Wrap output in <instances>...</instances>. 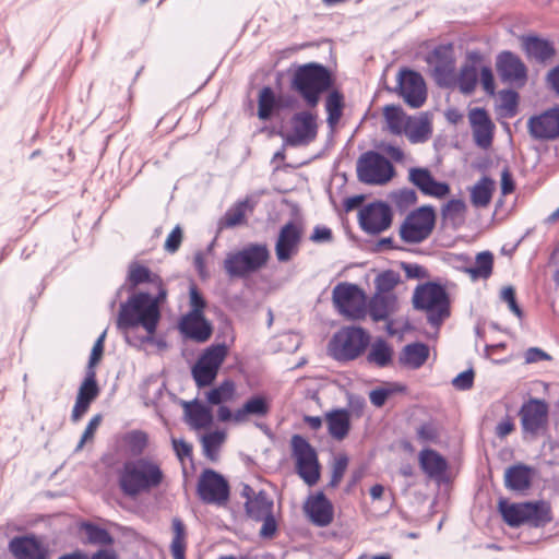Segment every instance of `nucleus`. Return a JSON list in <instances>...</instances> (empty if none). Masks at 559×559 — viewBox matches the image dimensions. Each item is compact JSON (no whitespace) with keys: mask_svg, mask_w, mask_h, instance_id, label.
Segmentation results:
<instances>
[{"mask_svg":"<svg viewBox=\"0 0 559 559\" xmlns=\"http://www.w3.org/2000/svg\"><path fill=\"white\" fill-rule=\"evenodd\" d=\"M167 290L160 289L155 296L146 292H139L120 305L117 328L124 333L128 343H131L129 331L141 326L146 336L141 342H151L160 320L159 306L166 299Z\"/></svg>","mask_w":559,"mask_h":559,"instance_id":"obj_1","label":"nucleus"},{"mask_svg":"<svg viewBox=\"0 0 559 559\" xmlns=\"http://www.w3.org/2000/svg\"><path fill=\"white\" fill-rule=\"evenodd\" d=\"M163 478L160 467L147 459L127 461L118 472L119 487L124 496L131 498L158 487Z\"/></svg>","mask_w":559,"mask_h":559,"instance_id":"obj_2","label":"nucleus"},{"mask_svg":"<svg viewBox=\"0 0 559 559\" xmlns=\"http://www.w3.org/2000/svg\"><path fill=\"white\" fill-rule=\"evenodd\" d=\"M332 85L330 71L322 64L310 62L298 66L292 79V87L299 93L306 104L314 108L320 95Z\"/></svg>","mask_w":559,"mask_h":559,"instance_id":"obj_3","label":"nucleus"},{"mask_svg":"<svg viewBox=\"0 0 559 559\" xmlns=\"http://www.w3.org/2000/svg\"><path fill=\"white\" fill-rule=\"evenodd\" d=\"M270 259L264 243H249L241 250L227 253L224 270L229 277L243 278L262 269Z\"/></svg>","mask_w":559,"mask_h":559,"instance_id":"obj_4","label":"nucleus"},{"mask_svg":"<svg viewBox=\"0 0 559 559\" xmlns=\"http://www.w3.org/2000/svg\"><path fill=\"white\" fill-rule=\"evenodd\" d=\"M413 305L415 309L426 311L428 322L436 326L450 314L448 294L437 283L419 285L413 294Z\"/></svg>","mask_w":559,"mask_h":559,"instance_id":"obj_5","label":"nucleus"},{"mask_svg":"<svg viewBox=\"0 0 559 559\" xmlns=\"http://www.w3.org/2000/svg\"><path fill=\"white\" fill-rule=\"evenodd\" d=\"M370 341L364 329L346 326L337 331L329 343L330 355L338 361H347L362 354Z\"/></svg>","mask_w":559,"mask_h":559,"instance_id":"obj_6","label":"nucleus"},{"mask_svg":"<svg viewBox=\"0 0 559 559\" xmlns=\"http://www.w3.org/2000/svg\"><path fill=\"white\" fill-rule=\"evenodd\" d=\"M357 177L360 182L373 186L386 185L395 175L391 162L374 151H368L357 160Z\"/></svg>","mask_w":559,"mask_h":559,"instance_id":"obj_7","label":"nucleus"},{"mask_svg":"<svg viewBox=\"0 0 559 559\" xmlns=\"http://www.w3.org/2000/svg\"><path fill=\"white\" fill-rule=\"evenodd\" d=\"M227 355L228 347L225 344L212 345L200 355L191 369L192 378L199 389L214 382Z\"/></svg>","mask_w":559,"mask_h":559,"instance_id":"obj_8","label":"nucleus"},{"mask_svg":"<svg viewBox=\"0 0 559 559\" xmlns=\"http://www.w3.org/2000/svg\"><path fill=\"white\" fill-rule=\"evenodd\" d=\"M436 223L432 206L424 205L411 212L400 227L401 239L406 243H420L429 238Z\"/></svg>","mask_w":559,"mask_h":559,"instance_id":"obj_9","label":"nucleus"},{"mask_svg":"<svg viewBox=\"0 0 559 559\" xmlns=\"http://www.w3.org/2000/svg\"><path fill=\"white\" fill-rule=\"evenodd\" d=\"M290 445L297 474L308 486L316 485L320 478V464L314 448L299 435L292 437Z\"/></svg>","mask_w":559,"mask_h":559,"instance_id":"obj_10","label":"nucleus"},{"mask_svg":"<svg viewBox=\"0 0 559 559\" xmlns=\"http://www.w3.org/2000/svg\"><path fill=\"white\" fill-rule=\"evenodd\" d=\"M332 301L337 311L349 319H361L366 314V295L355 284L338 283L333 288Z\"/></svg>","mask_w":559,"mask_h":559,"instance_id":"obj_11","label":"nucleus"},{"mask_svg":"<svg viewBox=\"0 0 559 559\" xmlns=\"http://www.w3.org/2000/svg\"><path fill=\"white\" fill-rule=\"evenodd\" d=\"M549 406L544 400L530 399L520 408L519 417L524 438L536 439L548 426Z\"/></svg>","mask_w":559,"mask_h":559,"instance_id":"obj_12","label":"nucleus"},{"mask_svg":"<svg viewBox=\"0 0 559 559\" xmlns=\"http://www.w3.org/2000/svg\"><path fill=\"white\" fill-rule=\"evenodd\" d=\"M198 495L209 504L222 506L229 498V485L227 480L213 469H205L199 477Z\"/></svg>","mask_w":559,"mask_h":559,"instance_id":"obj_13","label":"nucleus"},{"mask_svg":"<svg viewBox=\"0 0 559 559\" xmlns=\"http://www.w3.org/2000/svg\"><path fill=\"white\" fill-rule=\"evenodd\" d=\"M432 67L438 85L450 86L455 81V59L451 45H441L433 49L427 58Z\"/></svg>","mask_w":559,"mask_h":559,"instance_id":"obj_14","label":"nucleus"},{"mask_svg":"<svg viewBox=\"0 0 559 559\" xmlns=\"http://www.w3.org/2000/svg\"><path fill=\"white\" fill-rule=\"evenodd\" d=\"M316 118L310 111L296 112L290 119L292 131L285 142L290 146L308 145L313 142L318 134Z\"/></svg>","mask_w":559,"mask_h":559,"instance_id":"obj_15","label":"nucleus"},{"mask_svg":"<svg viewBox=\"0 0 559 559\" xmlns=\"http://www.w3.org/2000/svg\"><path fill=\"white\" fill-rule=\"evenodd\" d=\"M392 223V212L388 204L376 202L366 205L359 212V224L362 230L377 235L388 229Z\"/></svg>","mask_w":559,"mask_h":559,"instance_id":"obj_16","label":"nucleus"},{"mask_svg":"<svg viewBox=\"0 0 559 559\" xmlns=\"http://www.w3.org/2000/svg\"><path fill=\"white\" fill-rule=\"evenodd\" d=\"M399 93L412 108H419L426 100L423 76L412 70H402L397 76Z\"/></svg>","mask_w":559,"mask_h":559,"instance_id":"obj_17","label":"nucleus"},{"mask_svg":"<svg viewBox=\"0 0 559 559\" xmlns=\"http://www.w3.org/2000/svg\"><path fill=\"white\" fill-rule=\"evenodd\" d=\"M301 237V227L293 222L285 224L280 229L275 243V254L278 262H288L298 253Z\"/></svg>","mask_w":559,"mask_h":559,"instance_id":"obj_18","label":"nucleus"},{"mask_svg":"<svg viewBox=\"0 0 559 559\" xmlns=\"http://www.w3.org/2000/svg\"><path fill=\"white\" fill-rule=\"evenodd\" d=\"M530 134L537 140L559 138V106L552 107L538 116L528 119Z\"/></svg>","mask_w":559,"mask_h":559,"instance_id":"obj_19","label":"nucleus"},{"mask_svg":"<svg viewBox=\"0 0 559 559\" xmlns=\"http://www.w3.org/2000/svg\"><path fill=\"white\" fill-rule=\"evenodd\" d=\"M408 181L428 197L442 199L450 193V186L437 181L428 168L413 167L408 170Z\"/></svg>","mask_w":559,"mask_h":559,"instance_id":"obj_20","label":"nucleus"},{"mask_svg":"<svg viewBox=\"0 0 559 559\" xmlns=\"http://www.w3.org/2000/svg\"><path fill=\"white\" fill-rule=\"evenodd\" d=\"M468 120L472 128L475 144L487 150L492 144L495 124L484 108H473L468 112Z\"/></svg>","mask_w":559,"mask_h":559,"instance_id":"obj_21","label":"nucleus"},{"mask_svg":"<svg viewBox=\"0 0 559 559\" xmlns=\"http://www.w3.org/2000/svg\"><path fill=\"white\" fill-rule=\"evenodd\" d=\"M304 509L311 523L319 527H325L333 522L334 508L323 492L309 496Z\"/></svg>","mask_w":559,"mask_h":559,"instance_id":"obj_22","label":"nucleus"},{"mask_svg":"<svg viewBox=\"0 0 559 559\" xmlns=\"http://www.w3.org/2000/svg\"><path fill=\"white\" fill-rule=\"evenodd\" d=\"M181 334L192 341L204 343L213 332L211 323L204 316L185 314L179 322Z\"/></svg>","mask_w":559,"mask_h":559,"instance_id":"obj_23","label":"nucleus"},{"mask_svg":"<svg viewBox=\"0 0 559 559\" xmlns=\"http://www.w3.org/2000/svg\"><path fill=\"white\" fill-rule=\"evenodd\" d=\"M497 70L506 82L525 81L527 70L522 60L510 51L501 52L497 58Z\"/></svg>","mask_w":559,"mask_h":559,"instance_id":"obj_24","label":"nucleus"},{"mask_svg":"<svg viewBox=\"0 0 559 559\" xmlns=\"http://www.w3.org/2000/svg\"><path fill=\"white\" fill-rule=\"evenodd\" d=\"M9 550L15 559H44L45 554L35 537L17 536L10 540Z\"/></svg>","mask_w":559,"mask_h":559,"instance_id":"obj_25","label":"nucleus"},{"mask_svg":"<svg viewBox=\"0 0 559 559\" xmlns=\"http://www.w3.org/2000/svg\"><path fill=\"white\" fill-rule=\"evenodd\" d=\"M535 471L525 464H515L506 469L504 485L513 491H524L531 487Z\"/></svg>","mask_w":559,"mask_h":559,"instance_id":"obj_26","label":"nucleus"},{"mask_svg":"<svg viewBox=\"0 0 559 559\" xmlns=\"http://www.w3.org/2000/svg\"><path fill=\"white\" fill-rule=\"evenodd\" d=\"M522 41L527 56L538 62L544 63L556 53L554 45L547 39L537 36H526L523 37Z\"/></svg>","mask_w":559,"mask_h":559,"instance_id":"obj_27","label":"nucleus"},{"mask_svg":"<svg viewBox=\"0 0 559 559\" xmlns=\"http://www.w3.org/2000/svg\"><path fill=\"white\" fill-rule=\"evenodd\" d=\"M396 305L394 294L376 293L369 302V313L373 321H383L396 310Z\"/></svg>","mask_w":559,"mask_h":559,"instance_id":"obj_28","label":"nucleus"},{"mask_svg":"<svg viewBox=\"0 0 559 559\" xmlns=\"http://www.w3.org/2000/svg\"><path fill=\"white\" fill-rule=\"evenodd\" d=\"M328 430L332 438L335 440H343L350 429L349 412L344 408L334 409L325 415Z\"/></svg>","mask_w":559,"mask_h":559,"instance_id":"obj_29","label":"nucleus"},{"mask_svg":"<svg viewBox=\"0 0 559 559\" xmlns=\"http://www.w3.org/2000/svg\"><path fill=\"white\" fill-rule=\"evenodd\" d=\"M185 413L187 423L193 429H205L213 423L211 409L198 401L185 403Z\"/></svg>","mask_w":559,"mask_h":559,"instance_id":"obj_30","label":"nucleus"},{"mask_svg":"<svg viewBox=\"0 0 559 559\" xmlns=\"http://www.w3.org/2000/svg\"><path fill=\"white\" fill-rule=\"evenodd\" d=\"M551 521V509L547 502H525L524 524L532 527H544Z\"/></svg>","mask_w":559,"mask_h":559,"instance_id":"obj_31","label":"nucleus"},{"mask_svg":"<svg viewBox=\"0 0 559 559\" xmlns=\"http://www.w3.org/2000/svg\"><path fill=\"white\" fill-rule=\"evenodd\" d=\"M418 460L423 472L431 478L440 477L448 467L445 459L431 449L421 450Z\"/></svg>","mask_w":559,"mask_h":559,"instance_id":"obj_32","label":"nucleus"},{"mask_svg":"<svg viewBox=\"0 0 559 559\" xmlns=\"http://www.w3.org/2000/svg\"><path fill=\"white\" fill-rule=\"evenodd\" d=\"M128 282L132 288L140 284L148 283L156 288L157 293L160 292V289H165L160 276L151 272L148 267L135 262L129 265Z\"/></svg>","mask_w":559,"mask_h":559,"instance_id":"obj_33","label":"nucleus"},{"mask_svg":"<svg viewBox=\"0 0 559 559\" xmlns=\"http://www.w3.org/2000/svg\"><path fill=\"white\" fill-rule=\"evenodd\" d=\"M273 500L264 491H260L253 498H248L245 503L247 515L254 521H260L273 513Z\"/></svg>","mask_w":559,"mask_h":559,"instance_id":"obj_34","label":"nucleus"},{"mask_svg":"<svg viewBox=\"0 0 559 559\" xmlns=\"http://www.w3.org/2000/svg\"><path fill=\"white\" fill-rule=\"evenodd\" d=\"M270 412L269 403L265 397L257 395L249 399L241 408H238L234 413V421L235 423H243L247 420L248 416H258L264 417Z\"/></svg>","mask_w":559,"mask_h":559,"instance_id":"obj_35","label":"nucleus"},{"mask_svg":"<svg viewBox=\"0 0 559 559\" xmlns=\"http://www.w3.org/2000/svg\"><path fill=\"white\" fill-rule=\"evenodd\" d=\"M429 356V348L423 343L406 345L400 356V361L414 369L421 367Z\"/></svg>","mask_w":559,"mask_h":559,"instance_id":"obj_36","label":"nucleus"},{"mask_svg":"<svg viewBox=\"0 0 559 559\" xmlns=\"http://www.w3.org/2000/svg\"><path fill=\"white\" fill-rule=\"evenodd\" d=\"M495 181L488 177H481L471 188V202L475 207H486L492 198Z\"/></svg>","mask_w":559,"mask_h":559,"instance_id":"obj_37","label":"nucleus"},{"mask_svg":"<svg viewBox=\"0 0 559 559\" xmlns=\"http://www.w3.org/2000/svg\"><path fill=\"white\" fill-rule=\"evenodd\" d=\"M383 116L388 126V129L393 134H402L411 117H407L401 107L394 105H388L383 109Z\"/></svg>","mask_w":559,"mask_h":559,"instance_id":"obj_38","label":"nucleus"},{"mask_svg":"<svg viewBox=\"0 0 559 559\" xmlns=\"http://www.w3.org/2000/svg\"><path fill=\"white\" fill-rule=\"evenodd\" d=\"M493 255L489 251L479 252L476 255L475 266H466L464 271L473 281L488 278L492 273Z\"/></svg>","mask_w":559,"mask_h":559,"instance_id":"obj_39","label":"nucleus"},{"mask_svg":"<svg viewBox=\"0 0 559 559\" xmlns=\"http://www.w3.org/2000/svg\"><path fill=\"white\" fill-rule=\"evenodd\" d=\"M173 540L170 551L174 559H186L187 533L183 522L175 518L173 520Z\"/></svg>","mask_w":559,"mask_h":559,"instance_id":"obj_40","label":"nucleus"},{"mask_svg":"<svg viewBox=\"0 0 559 559\" xmlns=\"http://www.w3.org/2000/svg\"><path fill=\"white\" fill-rule=\"evenodd\" d=\"M344 108V97L338 91L331 92L325 100V110L328 114L326 122L330 129H334L338 123Z\"/></svg>","mask_w":559,"mask_h":559,"instance_id":"obj_41","label":"nucleus"},{"mask_svg":"<svg viewBox=\"0 0 559 559\" xmlns=\"http://www.w3.org/2000/svg\"><path fill=\"white\" fill-rule=\"evenodd\" d=\"M499 511L508 525L512 527L524 525L525 502L509 504L507 501L501 500L499 502Z\"/></svg>","mask_w":559,"mask_h":559,"instance_id":"obj_42","label":"nucleus"},{"mask_svg":"<svg viewBox=\"0 0 559 559\" xmlns=\"http://www.w3.org/2000/svg\"><path fill=\"white\" fill-rule=\"evenodd\" d=\"M235 382L231 380H224L219 385L206 392L205 397L209 404L221 405L222 403L231 401L235 396Z\"/></svg>","mask_w":559,"mask_h":559,"instance_id":"obj_43","label":"nucleus"},{"mask_svg":"<svg viewBox=\"0 0 559 559\" xmlns=\"http://www.w3.org/2000/svg\"><path fill=\"white\" fill-rule=\"evenodd\" d=\"M404 133L412 143H423L428 140L431 128L426 119L411 117Z\"/></svg>","mask_w":559,"mask_h":559,"instance_id":"obj_44","label":"nucleus"},{"mask_svg":"<svg viewBox=\"0 0 559 559\" xmlns=\"http://www.w3.org/2000/svg\"><path fill=\"white\" fill-rule=\"evenodd\" d=\"M392 354V348L388 343L379 338L371 345L367 359L379 367H385L391 362Z\"/></svg>","mask_w":559,"mask_h":559,"instance_id":"obj_45","label":"nucleus"},{"mask_svg":"<svg viewBox=\"0 0 559 559\" xmlns=\"http://www.w3.org/2000/svg\"><path fill=\"white\" fill-rule=\"evenodd\" d=\"M478 80V71L474 63H466L462 67L457 82L460 91L464 94H471L475 91Z\"/></svg>","mask_w":559,"mask_h":559,"instance_id":"obj_46","label":"nucleus"},{"mask_svg":"<svg viewBox=\"0 0 559 559\" xmlns=\"http://www.w3.org/2000/svg\"><path fill=\"white\" fill-rule=\"evenodd\" d=\"M225 438L226 435L223 431H213L204 435L201 440L203 454L212 461L216 460L218 450L224 443Z\"/></svg>","mask_w":559,"mask_h":559,"instance_id":"obj_47","label":"nucleus"},{"mask_svg":"<svg viewBox=\"0 0 559 559\" xmlns=\"http://www.w3.org/2000/svg\"><path fill=\"white\" fill-rule=\"evenodd\" d=\"M99 394V389L96 382L95 370L86 371L85 379L81 383L78 392V399L92 403Z\"/></svg>","mask_w":559,"mask_h":559,"instance_id":"obj_48","label":"nucleus"},{"mask_svg":"<svg viewBox=\"0 0 559 559\" xmlns=\"http://www.w3.org/2000/svg\"><path fill=\"white\" fill-rule=\"evenodd\" d=\"M82 528L84 530L90 544L106 546L114 542L111 535L105 528L95 524L84 523Z\"/></svg>","mask_w":559,"mask_h":559,"instance_id":"obj_49","label":"nucleus"},{"mask_svg":"<svg viewBox=\"0 0 559 559\" xmlns=\"http://www.w3.org/2000/svg\"><path fill=\"white\" fill-rule=\"evenodd\" d=\"M466 211V204L461 199H452L442 207V216L452 223L462 222Z\"/></svg>","mask_w":559,"mask_h":559,"instance_id":"obj_50","label":"nucleus"},{"mask_svg":"<svg viewBox=\"0 0 559 559\" xmlns=\"http://www.w3.org/2000/svg\"><path fill=\"white\" fill-rule=\"evenodd\" d=\"M400 283V274L389 270L380 273L376 280V293L393 294L392 290Z\"/></svg>","mask_w":559,"mask_h":559,"instance_id":"obj_51","label":"nucleus"},{"mask_svg":"<svg viewBox=\"0 0 559 559\" xmlns=\"http://www.w3.org/2000/svg\"><path fill=\"white\" fill-rule=\"evenodd\" d=\"M247 205L246 201L236 203L225 213L221 221V225L223 227L231 228L242 224L246 216Z\"/></svg>","mask_w":559,"mask_h":559,"instance_id":"obj_52","label":"nucleus"},{"mask_svg":"<svg viewBox=\"0 0 559 559\" xmlns=\"http://www.w3.org/2000/svg\"><path fill=\"white\" fill-rule=\"evenodd\" d=\"M275 105V95L271 87H263L259 95L258 116L261 120H266L271 117L272 110Z\"/></svg>","mask_w":559,"mask_h":559,"instance_id":"obj_53","label":"nucleus"},{"mask_svg":"<svg viewBox=\"0 0 559 559\" xmlns=\"http://www.w3.org/2000/svg\"><path fill=\"white\" fill-rule=\"evenodd\" d=\"M348 465V457L344 454H341L335 457L333 466H332V476L329 483L330 487H336L341 483L346 468Z\"/></svg>","mask_w":559,"mask_h":559,"instance_id":"obj_54","label":"nucleus"},{"mask_svg":"<svg viewBox=\"0 0 559 559\" xmlns=\"http://www.w3.org/2000/svg\"><path fill=\"white\" fill-rule=\"evenodd\" d=\"M519 95L512 90L500 92V106L507 111V115L512 117L516 114Z\"/></svg>","mask_w":559,"mask_h":559,"instance_id":"obj_55","label":"nucleus"},{"mask_svg":"<svg viewBox=\"0 0 559 559\" xmlns=\"http://www.w3.org/2000/svg\"><path fill=\"white\" fill-rule=\"evenodd\" d=\"M102 420H103V416L100 414H96L90 419V421L81 437V440L79 441V443L75 448V451L82 450L86 442L93 440L96 430L98 429V427L102 424Z\"/></svg>","mask_w":559,"mask_h":559,"instance_id":"obj_56","label":"nucleus"},{"mask_svg":"<svg viewBox=\"0 0 559 559\" xmlns=\"http://www.w3.org/2000/svg\"><path fill=\"white\" fill-rule=\"evenodd\" d=\"M189 295L191 310L187 314L203 316L205 300L194 285L190 286Z\"/></svg>","mask_w":559,"mask_h":559,"instance_id":"obj_57","label":"nucleus"},{"mask_svg":"<svg viewBox=\"0 0 559 559\" xmlns=\"http://www.w3.org/2000/svg\"><path fill=\"white\" fill-rule=\"evenodd\" d=\"M500 298L508 304L510 311H512L518 318H522L523 312L516 302L515 290L512 286L503 287Z\"/></svg>","mask_w":559,"mask_h":559,"instance_id":"obj_58","label":"nucleus"},{"mask_svg":"<svg viewBox=\"0 0 559 559\" xmlns=\"http://www.w3.org/2000/svg\"><path fill=\"white\" fill-rule=\"evenodd\" d=\"M106 337V331L103 332L96 342L94 343V346L92 348V353L88 360L87 371L94 370L95 365L98 364V361L102 358L103 352H104V341Z\"/></svg>","mask_w":559,"mask_h":559,"instance_id":"obj_59","label":"nucleus"},{"mask_svg":"<svg viewBox=\"0 0 559 559\" xmlns=\"http://www.w3.org/2000/svg\"><path fill=\"white\" fill-rule=\"evenodd\" d=\"M182 241V229L177 225L166 238L164 249L169 253H175Z\"/></svg>","mask_w":559,"mask_h":559,"instance_id":"obj_60","label":"nucleus"},{"mask_svg":"<svg viewBox=\"0 0 559 559\" xmlns=\"http://www.w3.org/2000/svg\"><path fill=\"white\" fill-rule=\"evenodd\" d=\"M474 383V371L473 369L465 370L459 373L453 380L452 384L457 390H468Z\"/></svg>","mask_w":559,"mask_h":559,"instance_id":"obj_61","label":"nucleus"},{"mask_svg":"<svg viewBox=\"0 0 559 559\" xmlns=\"http://www.w3.org/2000/svg\"><path fill=\"white\" fill-rule=\"evenodd\" d=\"M394 390L390 388H377L369 393V399L372 405L381 407L386 402L388 397L393 394Z\"/></svg>","mask_w":559,"mask_h":559,"instance_id":"obj_62","label":"nucleus"},{"mask_svg":"<svg viewBox=\"0 0 559 559\" xmlns=\"http://www.w3.org/2000/svg\"><path fill=\"white\" fill-rule=\"evenodd\" d=\"M438 430L432 424H423L417 429V438L421 442H436L438 440Z\"/></svg>","mask_w":559,"mask_h":559,"instance_id":"obj_63","label":"nucleus"},{"mask_svg":"<svg viewBox=\"0 0 559 559\" xmlns=\"http://www.w3.org/2000/svg\"><path fill=\"white\" fill-rule=\"evenodd\" d=\"M173 449L180 461L189 459L192 455V445L183 439H171Z\"/></svg>","mask_w":559,"mask_h":559,"instance_id":"obj_64","label":"nucleus"}]
</instances>
